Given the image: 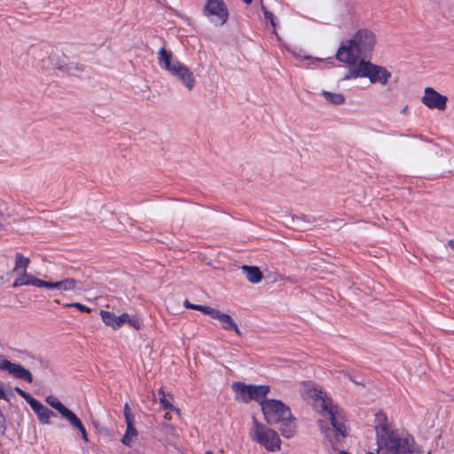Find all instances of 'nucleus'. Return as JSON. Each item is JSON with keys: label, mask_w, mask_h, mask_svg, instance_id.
Instances as JSON below:
<instances>
[{"label": "nucleus", "mask_w": 454, "mask_h": 454, "mask_svg": "<svg viewBox=\"0 0 454 454\" xmlns=\"http://www.w3.org/2000/svg\"><path fill=\"white\" fill-rule=\"evenodd\" d=\"M264 419L269 425L281 424L280 432L286 438L294 434V421L290 408L279 400L266 399L262 403Z\"/></svg>", "instance_id": "1"}, {"label": "nucleus", "mask_w": 454, "mask_h": 454, "mask_svg": "<svg viewBox=\"0 0 454 454\" xmlns=\"http://www.w3.org/2000/svg\"><path fill=\"white\" fill-rule=\"evenodd\" d=\"M310 397L315 399L316 407L319 413L326 419L330 420L333 427L336 438L345 437L347 428L345 426L344 414L337 405L333 404L332 399L327 397L321 390L317 388L310 389L309 392Z\"/></svg>", "instance_id": "2"}, {"label": "nucleus", "mask_w": 454, "mask_h": 454, "mask_svg": "<svg viewBox=\"0 0 454 454\" xmlns=\"http://www.w3.org/2000/svg\"><path fill=\"white\" fill-rule=\"evenodd\" d=\"M375 430L378 443L384 444L388 454L413 452L412 437H399L394 431H389L387 425L380 423L375 426Z\"/></svg>", "instance_id": "3"}, {"label": "nucleus", "mask_w": 454, "mask_h": 454, "mask_svg": "<svg viewBox=\"0 0 454 454\" xmlns=\"http://www.w3.org/2000/svg\"><path fill=\"white\" fill-rule=\"evenodd\" d=\"M368 78L372 83L386 85L391 77V73L385 67L374 65L370 61L361 59L356 67L351 68L344 79Z\"/></svg>", "instance_id": "4"}, {"label": "nucleus", "mask_w": 454, "mask_h": 454, "mask_svg": "<svg viewBox=\"0 0 454 454\" xmlns=\"http://www.w3.org/2000/svg\"><path fill=\"white\" fill-rule=\"evenodd\" d=\"M253 428L250 431L252 441L262 445L269 451H278L280 450L281 440L276 431L259 423L253 419Z\"/></svg>", "instance_id": "5"}, {"label": "nucleus", "mask_w": 454, "mask_h": 454, "mask_svg": "<svg viewBox=\"0 0 454 454\" xmlns=\"http://www.w3.org/2000/svg\"><path fill=\"white\" fill-rule=\"evenodd\" d=\"M203 14L216 27L224 25L229 18V10L223 0H207Z\"/></svg>", "instance_id": "6"}, {"label": "nucleus", "mask_w": 454, "mask_h": 454, "mask_svg": "<svg viewBox=\"0 0 454 454\" xmlns=\"http://www.w3.org/2000/svg\"><path fill=\"white\" fill-rule=\"evenodd\" d=\"M356 42L353 38L342 41L335 55L339 61L348 66V71L356 67L362 53Z\"/></svg>", "instance_id": "7"}, {"label": "nucleus", "mask_w": 454, "mask_h": 454, "mask_svg": "<svg viewBox=\"0 0 454 454\" xmlns=\"http://www.w3.org/2000/svg\"><path fill=\"white\" fill-rule=\"evenodd\" d=\"M448 98L436 91L432 87H427L424 90V95L421 98V102L429 109H436L438 111H444L447 107Z\"/></svg>", "instance_id": "8"}, {"label": "nucleus", "mask_w": 454, "mask_h": 454, "mask_svg": "<svg viewBox=\"0 0 454 454\" xmlns=\"http://www.w3.org/2000/svg\"><path fill=\"white\" fill-rule=\"evenodd\" d=\"M0 370L7 372L15 379L23 380L28 383L33 382V376L28 370L19 364L12 363L3 355H0Z\"/></svg>", "instance_id": "9"}, {"label": "nucleus", "mask_w": 454, "mask_h": 454, "mask_svg": "<svg viewBox=\"0 0 454 454\" xmlns=\"http://www.w3.org/2000/svg\"><path fill=\"white\" fill-rule=\"evenodd\" d=\"M169 74L176 77L188 90H192L196 83L193 73L183 63L176 62Z\"/></svg>", "instance_id": "10"}, {"label": "nucleus", "mask_w": 454, "mask_h": 454, "mask_svg": "<svg viewBox=\"0 0 454 454\" xmlns=\"http://www.w3.org/2000/svg\"><path fill=\"white\" fill-rule=\"evenodd\" d=\"M207 315L209 316L211 318L218 320L221 323V326L223 329L226 331L233 330L238 335H241V333L237 324L230 315L223 313L220 310L211 307H209Z\"/></svg>", "instance_id": "11"}, {"label": "nucleus", "mask_w": 454, "mask_h": 454, "mask_svg": "<svg viewBox=\"0 0 454 454\" xmlns=\"http://www.w3.org/2000/svg\"><path fill=\"white\" fill-rule=\"evenodd\" d=\"M353 40L356 41V43L362 51L372 49L375 43V36L368 29H359L353 36Z\"/></svg>", "instance_id": "12"}, {"label": "nucleus", "mask_w": 454, "mask_h": 454, "mask_svg": "<svg viewBox=\"0 0 454 454\" xmlns=\"http://www.w3.org/2000/svg\"><path fill=\"white\" fill-rule=\"evenodd\" d=\"M231 388L235 392L236 401L245 403L251 401V385L235 381L231 384Z\"/></svg>", "instance_id": "13"}, {"label": "nucleus", "mask_w": 454, "mask_h": 454, "mask_svg": "<svg viewBox=\"0 0 454 454\" xmlns=\"http://www.w3.org/2000/svg\"><path fill=\"white\" fill-rule=\"evenodd\" d=\"M176 62H180L177 59L174 58L170 51L161 47L158 51V64L160 68L168 71V73L172 69V67L176 66Z\"/></svg>", "instance_id": "14"}, {"label": "nucleus", "mask_w": 454, "mask_h": 454, "mask_svg": "<svg viewBox=\"0 0 454 454\" xmlns=\"http://www.w3.org/2000/svg\"><path fill=\"white\" fill-rule=\"evenodd\" d=\"M241 270L246 275L247 279L252 284H257L262 281L263 275L257 266L243 265Z\"/></svg>", "instance_id": "15"}, {"label": "nucleus", "mask_w": 454, "mask_h": 454, "mask_svg": "<svg viewBox=\"0 0 454 454\" xmlns=\"http://www.w3.org/2000/svg\"><path fill=\"white\" fill-rule=\"evenodd\" d=\"M270 392V387L267 385H252L251 384V401L254 400L260 403L262 406V403L266 399V395Z\"/></svg>", "instance_id": "16"}, {"label": "nucleus", "mask_w": 454, "mask_h": 454, "mask_svg": "<svg viewBox=\"0 0 454 454\" xmlns=\"http://www.w3.org/2000/svg\"><path fill=\"white\" fill-rule=\"evenodd\" d=\"M35 413L36 414L39 421L42 424H50V419L52 416H55V413L48 409L46 406L39 403L35 409H33Z\"/></svg>", "instance_id": "17"}, {"label": "nucleus", "mask_w": 454, "mask_h": 454, "mask_svg": "<svg viewBox=\"0 0 454 454\" xmlns=\"http://www.w3.org/2000/svg\"><path fill=\"white\" fill-rule=\"evenodd\" d=\"M37 278H35L32 274L23 271V273L18 277L12 283V287H18L21 286H35V281Z\"/></svg>", "instance_id": "18"}, {"label": "nucleus", "mask_w": 454, "mask_h": 454, "mask_svg": "<svg viewBox=\"0 0 454 454\" xmlns=\"http://www.w3.org/2000/svg\"><path fill=\"white\" fill-rule=\"evenodd\" d=\"M78 283L80 282L73 278H67L57 281V290L61 292L74 291Z\"/></svg>", "instance_id": "19"}, {"label": "nucleus", "mask_w": 454, "mask_h": 454, "mask_svg": "<svg viewBox=\"0 0 454 454\" xmlns=\"http://www.w3.org/2000/svg\"><path fill=\"white\" fill-rule=\"evenodd\" d=\"M100 316L102 318V321L107 325L112 327L113 329L116 330L119 329V324H118V316H116L114 312L106 311V310H100Z\"/></svg>", "instance_id": "20"}, {"label": "nucleus", "mask_w": 454, "mask_h": 454, "mask_svg": "<svg viewBox=\"0 0 454 454\" xmlns=\"http://www.w3.org/2000/svg\"><path fill=\"white\" fill-rule=\"evenodd\" d=\"M127 424V430L121 438V442L126 446H130L133 438L137 435V429L134 427V421H129Z\"/></svg>", "instance_id": "21"}, {"label": "nucleus", "mask_w": 454, "mask_h": 454, "mask_svg": "<svg viewBox=\"0 0 454 454\" xmlns=\"http://www.w3.org/2000/svg\"><path fill=\"white\" fill-rule=\"evenodd\" d=\"M322 95L325 98V100L334 106H340L344 103L345 98L340 93H334L330 91H322Z\"/></svg>", "instance_id": "22"}, {"label": "nucleus", "mask_w": 454, "mask_h": 454, "mask_svg": "<svg viewBox=\"0 0 454 454\" xmlns=\"http://www.w3.org/2000/svg\"><path fill=\"white\" fill-rule=\"evenodd\" d=\"M29 263H30L29 258L25 257L20 253H16L15 254V266L13 268V271H19L20 270L26 271Z\"/></svg>", "instance_id": "23"}, {"label": "nucleus", "mask_w": 454, "mask_h": 454, "mask_svg": "<svg viewBox=\"0 0 454 454\" xmlns=\"http://www.w3.org/2000/svg\"><path fill=\"white\" fill-rule=\"evenodd\" d=\"M46 402L50 406L58 411L60 415L67 409L59 400L52 395L47 396Z\"/></svg>", "instance_id": "24"}, {"label": "nucleus", "mask_w": 454, "mask_h": 454, "mask_svg": "<svg viewBox=\"0 0 454 454\" xmlns=\"http://www.w3.org/2000/svg\"><path fill=\"white\" fill-rule=\"evenodd\" d=\"M61 416L68 420L71 426L76 428L82 424L81 419L69 409H67Z\"/></svg>", "instance_id": "25"}, {"label": "nucleus", "mask_w": 454, "mask_h": 454, "mask_svg": "<svg viewBox=\"0 0 454 454\" xmlns=\"http://www.w3.org/2000/svg\"><path fill=\"white\" fill-rule=\"evenodd\" d=\"M159 399L160 403L164 410L173 409V405L171 404L170 401L166 397V395L162 389L159 390Z\"/></svg>", "instance_id": "26"}, {"label": "nucleus", "mask_w": 454, "mask_h": 454, "mask_svg": "<svg viewBox=\"0 0 454 454\" xmlns=\"http://www.w3.org/2000/svg\"><path fill=\"white\" fill-rule=\"evenodd\" d=\"M184 304L185 308L200 311L201 313H203L205 315H207V313L209 309L208 306L192 304L187 299L184 301Z\"/></svg>", "instance_id": "27"}, {"label": "nucleus", "mask_w": 454, "mask_h": 454, "mask_svg": "<svg viewBox=\"0 0 454 454\" xmlns=\"http://www.w3.org/2000/svg\"><path fill=\"white\" fill-rule=\"evenodd\" d=\"M35 286L41 287V288H47V289H57V281H45L40 278H37L35 281Z\"/></svg>", "instance_id": "28"}, {"label": "nucleus", "mask_w": 454, "mask_h": 454, "mask_svg": "<svg viewBox=\"0 0 454 454\" xmlns=\"http://www.w3.org/2000/svg\"><path fill=\"white\" fill-rule=\"evenodd\" d=\"M262 11L263 12L265 20H269L273 27H276L274 14L271 12L268 11L267 8L262 4Z\"/></svg>", "instance_id": "29"}, {"label": "nucleus", "mask_w": 454, "mask_h": 454, "mask_svg": "<svg viewBox=\"0 0 454 454\" xmlns=\"http://www.w3.org/2000/svg\"><path fill=\"white\" fill-rule=\"evenodd\" d=\"M22 398L30 405V407L35 409V407L40 403L38 400L35 399L30 394L25 393L22 394Z\"/></svg>", "instance_id": "30"}, {"label": "nucleus", "mask_w": 454, "mask_h": 454, "mask_svg": "<svg viewBox=\"0 0 454 454\" xmlns=\"http://www.w3.org/2000/svg\"><path fill=\"white\" fill-rule=\"evenodd\" d=\"M22 398L30 405V407L35 409V407L40 403L38 400L35 399L30 394L25 393L22 394Z\"/></svg>", "instance_id": "31"}, {"label": "nucleus", "mask_w": 454, "mask_h": 454, "mask_svg": "<svg viewBox=\"0 0 454 454\" xmlns=\"http://www.w3.org/2000/svg\"><path fill=\"white\" fill-rule=\"evenodd\" d=\"M65 307H74L79 309L81 312L90 313V309L82 303L79 302H73V303H67L64 305Z\"/></svg>", "instance_id": "32"}, {"label": "nucleus", "mask_w": 454, "mask_h": 454, "mask_svg": "<svg viewBox=\"0 0 454 454\" xmlns=\"http://www.w3.org/2000/svg\"><path fill=\"white\" fill-rule=\"evenodd\" d=\"M123 414H124L126 423L129 421H134V416L132 415L128 403H125V405H124Z\"/></svg>", "instance_id": "33"}, {"label": "nucleus", "mask_w": 454, "mask_h": 454, "mask_svg": "<svg viewBox=\"0 0 454 454\" xmlns=\"http://www.w3.org/2000/svg\"><path fill=\"white\" fill-rule=\"evenodd\" d=\"M128 324L137 330L140 329L141 327V323L136 317H130Z\"/></svg>", "instance_id": "34"}, {"label": "nucleus", "mask_w": 454, "mask_h": 454, "mask_svg": "<svg viewBox=\"0 0 454 454\" xmlns=\"http://www.w3.org/2000/svg\"><path fill=\"white\" fill-rule=\"evenodd\" d=\"M129 317H130V316L127 313H123V314L118 316L117 320H118V324H119V328L121 327L123 324L128 323L129 320Z\"/></svg>", "instance_id": "35"}, {"label": "nucleus", "mask_w": 454, "mask_h": 454, "mask_svg": "<svg viewBox=\"0 0 454 454\" xmlns=\"http://www.w3.org/2000/svg\"><path fill=\"white\" fill-rule=\"evenodd\" d=\"M77 429L79 430V432L81 433L82 434V439L85 441V442H88L89 439H88V434H87V431L84 427V426L82 425V423L80 425V427H77Z\"/></svg>", "instance_id": "36"}, {"label": "nucleus", "mask_w": 454, "mask_h": 454, "mask_svg": "<svg viewBox=\"0 0 454 454\" xmlns=\"http://www.w3.org/2000/svg\"><path fill=\"white\" fill-rule=\"evenodd\" d=\"M5 394L3 386L0 384V399H5Z\"/></svg>", "instance_id": "37"}, {"label": "nucleus", "mask_w": 454, "mask_h": 454, "mask_svg": "<svg viewBox=\"0 0 454 454\" xmlns=\"http://www.w3.org/2000/svg\"><path fill=\"white\" fill-rule=\"evenodd\" d=\"M376 419L380 422L381 419H386V417H385V415H384V414H382V413H378V414L376 415Z\"/></svg>", "instance_id": "38"}, {"label": "nucleus", "mask_w": 454, "mask_h": 454, "mask_svg": "<svg viewBox=\"0 0 454 454\" xmlns=\"http://www.w3.org/2000/svg\"><path fill=\"white\" fill-rule=\"evenodd\" d=\"M15 391L22 397V394H25L26 391L22 390L21 388H20L19 387H15Z\"/></svg>", "instance_id": "39"}, {"label": "nucleus", "mask_w": 454, "mask_h": 454, "mask_svg": "<svg viewBox=\"0 0 454 454\" xmlns=\"http://www.w3.org/2000/svg\"><path fill=\"white\" fill-rule=\"evenodd\" d=\"M448 247L454 250V239H450L447 243Z\"/></svg>", "instance_id": "40"}, {"label": "nucleus", "mask_w": 454, "mask_h": 454, "mask_svg": "<svg viewBox=\"0 0 454 454\" xmlns=\"http://www.w3.org/2000/svg\"><path fill=\"white\" fill-rule=\"evenodd\" d=\"M245 4H250L253 0H242Z\"/></svg>", "instance_id": "41"}, {"label": "nucleus", "mask_w": 454, "mask_h": 454, "mask_svg": "<svg viewBox=\"0 0 454 454\" xmlns=\"http://www.w3.org/2000/svg\"><path fill=\"white\" fill-rule=\"evenodd\" d=\"M339 454H349V453L347 451L341 450Z\"/></svg>", "instance_id": "42"}, {"label": "nucleus", "mask_w": 454, "mask_h": 454, "mask_svg": "<svg viewBox=\"0 0 454 454\" xmlns=\"http://www.w3.org/2000/svg\"><path fill=\"white\" fill-rule=\"evenodd\" d=\"M206 454H213V452L208 450L206 452Z\"/></svg>", "instance_id": "43"}, {"label": "nucleus", "mask_w": 454, "mask_h": 454, "mask_svg": "<svg viewBox=\"0 0 454 454\" xmlns=\"http://www.w3.org/2000/svg\"><path fill=\"white\" fill-rule=\"evenodd\" d=\"M366 454H373V452L368 451Z\"/></svg>", "instance_id": "44"}, {"label": "nucleus", "mask_w": 454, "mask_h": 454, "mask_svg": "<svg viewBox=\"0 0 454 454\" xmlns=\"http://www.w3.org/2000/svg\"><path fill=\"white\" fill-rule=\"evenodd\" d=\"M2 228V223H0V229Z\"/></svg>", "instance_id": "45"}, {"label": "nucleus", "mask_w": 454, "mask_h": 454, "mask_svg": "<svg viewBox=\"0 0 454 454\" xmlns=\"http://www.w3.org/2000/svg\"><path fill=\"white\" fill-rule=\"evenodd\" d=\"M261 2L262 3V0H261Z\"/></svg>", "instance_id": "46"}]
</instances>
